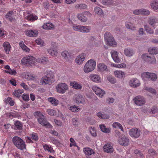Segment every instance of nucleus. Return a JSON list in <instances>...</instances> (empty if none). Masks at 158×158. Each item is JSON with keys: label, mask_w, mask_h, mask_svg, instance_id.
Masks as SVG:
<instances>
[{"label": "nucleus", "mask_w": 158, "mask_h": 158, "mask_svg": "<svg viewBox=\"0 0 158 158\" xmlns=\"http://www.w3.org/2000/svg\"><path fill=\"white\" fill-rule=\"evenodd\" d=\"M55 81V76L53 72L49 71L47 74L44 76L40 81V82L42 85H50Z\"/></svg>", "instance_id": "obj_1"}, {"label": "nucleus", "mask_w": 158, "mask_h": 158, "mask_svg": "<svg viewBox=\"0 0 158 158\" xmlns=\"http://www.w3.org/2000/svg\"><path fill=\"white\" fill-rule=\"evenodd\" d=\"M96 66L95 61L93 59L89 60L85 64L83 69L84 71L88 73L93 71Z\"/></svg>", "instance_id": "obj_2"}, {"label": "nucleus", "mask_w": 158, "mask_h": 158, "mask_svg": "<svg viewBox=\"0 0 158 158\" xmlns=\"http://www.w3.org/2000/svg\"><path fill=\"white\" fill-rule=\"evenodd\" d=\"M21 62L23 65L28 64L31 66L36 65V59L33 56H26L22 59Z\"/></svg>", "instance_id": "obj_3"}, {"label": "nucleus", "mask_w": 158, "mask_h": 158, "mask_svg": "<svg viewBox=\"0 0 158 158\" xmlns=\"http://www.w3.org/2000/svg\"><path fill=\"white\" fill-rule=\"evenodd\" d=\"M13 142L15 145L18 149L23 150L26 148V144L23 140L18 136H15L13 138Z\"/></svg>", "instance_id": "obj_4"}, {"label": "nucleus", "mask_w": 158, "mask_h": 158, "mask_svg": "<svg viewBox=\"0 0 158 158\" xmlns=\"http://www.w3.org/2000/svg\"><path fill=\"white\" fill-rule=\"evenodd\" d=\"M105 40L107 45L115 47L116 45V43L114 39L110 33L106 32L104 35Z\"/></svg>", "instance_id": "obj_5"}, {"label": "nucleus", "mask_w": 158, "mask_h": 158, "mask_svg": "<svg viewBox=\"0 0 158 158\" xmlns=\"http://www.w3.org/2000/svg\"><path fill=\"white\" fill-rule=\"evenodd\" d=\"M141 77L144 80L148 79L152 81H155L157 79V76L153 73L145 72L141 74Z\"/></svg>", "instance_id": "obj_6"}, {"label": "nucleus", "mask_w": 158, "mask_h": 158, "mask_svg": "<svg viewBox=\"0 0 158 158\" xmlns=\"http://www.w3.org/2000/svg\"><path fill=\"white\" fill-rule=\"evenodd\" d=\"M56 89L58 93L64 94L69 89L68 86L66 83H60L56 86Z\"/></svg>", "instance_id": "obj_7"}, {"label": "nucleus", "mask_w": 158, "mask_h": 158, "mask_svg": "<svg viewBox=\"0 0 158 158\" xmlns=\"http://www.w3.org/2000/svg\"><path fill=\"white\" fill-rule=\"evenodd\" d=\"M73 99L75 102L78 104L80 103L84 104L85 103L86 100V99L84 96L78 94L74 95Z\"/></svg>", "instance_id": "obj_8"}, {"label": "nucleus", "mask_w": 158, "mask_h": 158, "mask_svg": "<svg viewBox=\"0 0 158 158\" xmlns=\"http://www.w3.org/2000/svg\"><path fill=\"white\" fill-rule=\"evenodd\" d=\"M133 100L135 104L138 106H143L146 103L145 98L140 96H138L135 97Z\"/></svg>", "instance_id": "obj_9"}, {"label": "nucleus", "mask_w": 158, "mask_h": 158, "mask_svg": "<svg viewBox=\"0 0 158 158\" xmlns=\"http://www.w3.org/2000/svg\"><path fill=\"white\" fill-rule=\"evenodd\" d=\"M140 130L136 128H134L130 129L129 131L130 135L135 138H137L140 135Z\"/></svg>", "instance_id": "obj_10"}, {"label": "nucleus", "mask_w": 158, "mask_h": 158, "mask_svg": "<svg viewBox=\"0 0 158 158\" xmlns=\"http://www.w3.org/2000/svg\"><path fill=\"white\" fill-rule=\"evenodd\" d=\"M142 58L144 61L149 64H155L156 62V60L154 56L151 57L146 54H143L142 56Z\"/></svg>", "instance_id": "obj_11"}, {"label": "nucleus", "mask_w": 158, "mask_h": 158, "mask_svg": "<svg viewBox=\"0 0 158 158\" xmlns=\"http://www.w3.org/2000/svg\"><path fill=\"white\" fill-rule=\"evenodd\" d=\"M92 89L95 93L100 97H102L105 94L104 91L97 86L94 85L93 86Z\"/></svg>", "instance_id": "obj_12"}, {"label": "nucleus", "mask_w": 158, "mask_h": 158, "mask_svg": "<svg viewBox=\"0 0 158 158\" xmlns=\"http://www.w3.org/2000/svg\"><path fill=\"white\" fill-rule=\"evenodd\" d=\"M133 13L135 15H149L150 12L148 10L142 8L133 11Z\"/></svg>", "instance_id": "obj_13"}, {"label": "nucleus", "mask_w": 158, "mask_h": 158, "mask_svg": "<svg viewBox=\"0 0 158 158\" xmlns=\"http://www.w3.org/2000/svg\"><path fill=\"white\" fill-rule=\"evenodd\" d=\"M38 121L41 125L44 126L48 128H51L52 127L51 124L47 122L46 119L44 118V117L39 118H38Z\"/></svg>", "instance_id": "obj_14"}, {"label": "nucleus", "mask_w": 158, "mask_h": 158, "mask_svg": "<svg viewBox=\"0 0 158 158\" xmlns=\"http://www.w3.org/2000/svg\"><path fill=\"white\" fill-rule=\"evenodd\" d=\"M114 75L117 78L122 79L125 77L126 73L123 71L117 70L114 72Z\"/></svg>", "instance_id": "obj_15"}, {"label": "nucleus", "mask_w": 158, "mask_h": 158, "mask_svg": "<svg viewBox=\"0 0 158 158\" xmlns=\"http://www.w3.org/2000/svg\"><path fill=\"white\" fill-rule=\"evenodd\" d=\"M129 84L131 87L134 88L138 87L140 85L139 81L136 78L131 79L129 82Z\"/></svg>", "instance_id": "obj_16"}, {"label": "nucleus", "mask_w": 158, "mask_h": 158, "mask_svg": "<svg viewBox=\"0 0 158 158\" xmlns=\"http://www.w3.org/2000/svg\"><path fill=\"white\" fill-rule=\"evenodd\" d=\"M30 137H26L25 139L26 142L28 143H32L33 141L31 139L35 141L37 140L38 139V136L37 134L35 133H33L30 135Z\"/></svg>", "instance_id": "obj_17"}, {"label": "nucleus", "mask_w": 158, "mask_h": 158, "mask_svg": "<svg viewBox=\"0 0 158 158\" xmlns=\"http://www.w3.org/2000/svg\"><path fill=\"white\" fill-rule=\"evenodd\" d=\"M118 143L123 146H127L129 143V139L125 135H122L119 138L118 140Z\"/></svg>", "instance_id": "obj_18"}, {"label": "nucleus", "mask_w": 158, "mask_h": 158, "mask_svg": "<svg viewBox=\"0 0 158 158\" xmlns=\"http://www.w3.org/2000/svg\"><path fill=\"white\" fill-rule=\"evenodd\" d=\"M111 56L114 61L117 63H119L121 61V60L118 57V52L115 50H112L110 52Z\"/></svg>", "instance_id": "obj_19"}, {"label": "nucleus", "mask_w": 158, "mask_h": 158, "mask_svg": "<svg viewBox=\"0 0 158 158\" xmlns=\"http://www.w3.org/2000/svg\"><path fill=\"white\" fill-rule=\"evenodd\" d=\"M103 150L104 151L106 152L112 153L114 151V148L112 144L109 143H106L103 146Z\"/></svg>", "instance_id": "obj_20"}, {"label": "nucleus", "mask_w": 158, "mask_h": 158, "mask_svg": "<svg viewBox=\"0 0 158 158\" xmlns=\"http://www.w3.org/2000/svg\"><path fill=\"white\" fill-rule=\"evenodd\" d=\"M22 77L23 78L27 80H34L35 79V77L33 76L32 74L29 73H24L22 74Z\"/></svg>", "instance_id": "obj_21"}, {"label": "nucleus", "mask_w": 158, "mask_h": 158, "mask_svg": "<svg viewBox=\"0 0 158 158\" xmlns=\"http://www.w3.org/2000/svg\"><path fill=\"white\" fill-rule=\"evenodd\" d=\"M25 33L26 35L30 37H36L37 36L38 32L37 30H29L26 31Z\"/></svg>", "instance_id": "obj_22"}, {"label": "nucleus", "mask_w": 158, "mask_h": 158, "mask_svg": "<svg viewBox=\"0 0 158 158\" xmlns=\"http://www.w3.org/2000/svg\"><path fill=\"white\" fill-rule=\"evenodd\" d=\"M90 79L92 81L96 83L101 82V78L100 76L97 74H90L89 76Z\"/></svg>", "instance_id": "obj_23"}, {"label": "nucleus", "mask_w": 158, "mask_h": 158, "mask_svg": "<svg viewBox=\"0 0 158 158\" xmlns=\"http://www.w3.org/2000/svg\"><path fill=\"white\" fill-rule=\"evenodd\" d=\"M85 59V55L84 53H81L78 56L76 59L75 62L77 64H81Z\"/></svg>", "instance_id": "obj_24"}, {"label": "nucleus", "mask_w": 158, "mask_h": 158, "mask_svg": "<svg viewBox=\"0 0 158 158\" xmlns=\"http://www.w3.org/2000/svg\"><path fill=\"white\" fill-rule=\"evenodd\" d=\"M97 66L98 71L99 72H102L108 71L107 66L103 63H99L98 64Z\"/></svg>", "instance_id": "obj_25"}, {"label": "nucleus", "mask_w": 158, "mask_h": 158, "mask_svg": "<svg viewBox=\"0 0 158 158\" xmlns=\"http://www.w3.org/2000/svg\"><path fill=\"white\" fill-rule=\"evenodd\" d=\"M70 85L76 89H81L82 88V84L75 81H71Z\"/></svg>", "instance_id": "obj_26"}, {"label": "nucleus", "mask_w": 158, "mask_h": 158, "mask_svg": "<svg viewBox=\"0 0 158 158\" xmlns=\"http://www.w3.org/2000/svg\"><path fill=\"white\" fill-rule=\"evenodd\" d=\"M83 151L85 155L87 156H90L95 153L93 149L88 147L84 148Z\"/></svg>", "instance_id": "obj_27"}, {"label": "nucleus", "mask_w": 158, "mask_h": 158, "mask_svg": "<svg viewBox=\"0 0 158 158\" xmlns=\"http://www.w3.org/2000/svg\"><path fill=\"white\" fill-rule=\"evenodd\" d=\"M3 46L6 53L7 54H9L11 48L10 43L8 42H5L3 43Z\"/></svg>", "instance_id": "obj_28"}, {"label": "nucleus", "mask_w": 158, "mask_h": 158, "mask_svg": "<svg viewBox=\"0 0 158 158\" xmlns=\"http://www.w3.org/2000/svg\"><path fill=\"white\" fill-rule=\"evenodd\" d=\"M61 55L67 61L69 60V59L71 58V53L67 51H63L61 53Z\"/></svg>", "instance_id": "obj_29"}, {"label": "nucleus", "mask_w": 158, "mask_h": 158, "mask_svg": "<svg viewBox=\"0 0 158 158\" xmlns=\"http://www.w3.org/2000/svg\"><path fill=\"white\" fill-rule=\"evenodd\" d=\"M25 18L28 21L33 22L37 20L38 17L35 15L32 14L26 16Z\"/></svg>", "instance_id": "obj_30"}, {"label": "nucleus", "mask_w": 158, "mask_h": 158, "mask_svg": "<svg viewBox=\"0 0 158 158\" xmlns=\"http://www.w3.org/2000/svg\"><path fill=\"white\" fill-rule=\"evenodd\" d=\"M124 53L126 56L130 57L133 55L134 52L131 48H126L124 50Z\"/></svg>", "instance_id": "obj_31"}, {"label": "nucleus", "mask_w": 158, "mask_h": 158, "mask_svg": "<svg viewBox=\"0 0 158 158\" xmlns=\"http://www.w3.org/2000/svg\"><path fill=\"white\" fill-rule=\"evenodd\" d=\"M48 101L53 106H56L59 103V101L53 97L48 98Z\"/></svg>", "instance_id": "obj_32"}, {"label": "nucleus", "mask_w": 158, "mask_h": 158, "mask_svg": "<svg viewBox=\"0 0 158 158\" xmlns=\"http://www.w3.org/2000/svg\"><path fill=\"white\" fill-rule=\"evenodd\" d=\"M48 53L52 56H56L58 54V52L55 48H50L47 50Z\"/></svg>", "instance_id": "obj_33"}, {"label": "nucleus", "mask_w": 158, "mask_h": 158, "mask_svg": "<svg viewBox=\"0 0 158 158\" xmlns=\"http://www.w3.org/2000/svg\"><path fill=\"white\" fill-rule=\"evenodd\" d=\"M36 62L40 63L43 64H46L49 62L48 58L45 57L38 58L36 59Z\"/></svg>", "instance_id": "obj_34"}, {"label": "nucleus", "mask_w": 158, "mask_h": 158, "mask_svg": "<svg viewBox=\"0 0 158 158\" xmlns=\"http://www.w3.org/2000/svg\"><path fill=\"white\" fill-rule=\"evenodd\" d=\"M54 25L52 23H44L42 26V28L44 29L49 30L53 28Z\"/></svg>", "instance_id": "obj_35"}, {"label": "nucleus", "mask_w": 158, "mask_h": 158, "mask_svg": "<svg viewBox=\"0 0 158 158\" xmlns=\"http://www.w3.org/2000/svg\"><path fill=\"white\" fill-rule=\"evenodd\" d=\"M149 23L151 26L155 28V26L158 25V20L156 19H150Z\"/></svg>", "instance_id": "obj_36"}, {"label": "nucleus", "mask_w": 158, "mask_h": 158, "mask_svg": "<svg viewBox=\"0 0 158 158\" xmlns=\"http://www.w3.org/2000/svg\"><path fill=\"white\" fill-rule=\"evenodd\" d=\"M69 109L72 112H78L81 110V108L79 106L76 105L70 106Z\"/></svg>", "instance_id": "obj_37"}, {"label": "nucleus", "mask_w": 158, "mask_h": 158, "mask_svg": "<svg viewBox=\"0 0 158 158\" xmlns=\"http://www.w3.org/2000/svg\"><path fill=\"white\" fill-rule=\"evenodd\" d=\"M151 7L155 11L158 9V1L157 0H154L150 4Z\"/></svg>", "instance_id": "obj_38"}, {"label": "nucleus", "mask_w": 158, "mask_h": 158, "mask_svg": "<svg viewBox=\"0 0 158 158\" xmlns=\"http://www.w3.org/2000/svg\"><path fill=\"white\" fill-rule=\"evenodd\" d=\"M19 45L23 51L26 52H29L30 49L24 44L23 42H20L19 43Z\"/></svg>", "instance_id": "obj_39"}, {"label": "nucleus", "mask_w": 158, "mask_h": 158, "mask_svg": "<svg viewBox=\"0 0 158 158\" xmlns=\"http://www.w3.org/2000/svg\"><path fill=\"white\" fill-rule=\"evenodd\" d=\"M14 128L15 130H20L22 127V125L19 121H17L15 122L14 123Z\"/></svg>", "instance_id": "obj_40"}, {"label": "nucleus", "mask_w": 158, "mask_h": 158, "mask_svg": "<svg viewBox=\"0 0 158 158\" xmlns=\"http://www.w3.org/2000/svg\"><path fill=\"white\" fill-rule=\"evenodd\" d=\"M149 52L152 54H156L158 53V48L156 47H150L148 50Z\"/></svg>", "instance_id": "obj_41"}, {"label": "nucleus", "mask_w": 158, "mask_h": 158, "mask_svg": "<svg viewBox=\"0 0 158 158\" xmlns=\"http://www.w3.org/2000/svg\"><path fill=\"white\" fill-rule=\"evenodd\" d=\"M7 115L11 119H12L14 118L18 117L19 116V115L18 113L15 111L8 113H7Z\"/></svg>", "instance_id": "obj_42"}, {"label": "nucleus", "mask_w": 158, "mask_h": 158, "mask_svg": "<svg viewBox=\"0 0 158 158\" xmlns=\"http://www.w3.org/2000/svg\"><path fill=\"white\" fill-rule=\"evenodd\" d=\"M23 92L22 89H19L15 90L13 93V95L16 97H19L21 94Z\"/></svg>", "instance_id": "obj_43"}, {"label": "nucleus", "mask_w": 158, "mask_h": 158, "mask_svg": "<svg viewBox=\"0 0 158 158\" xmlns=\"http://www.w3.org/2000/svg\"><path fill=\"white\" fill-rule=\"evenodd\" d=\"M100 128L102 131L104 133H109L110 132V129L106 128L104 124L100 125Z\"/></svg>", "instance_id": "obj_44"}, {"label": "nucleus", "mask_w": 158, "mask_h": 158, "mask_svg": "<svg viewBox=\"0 0 158 158\" xmlns=\"http://www.w3.org/2000/svg\"><path fill=\"white\" fill-rule=\"evenodd\" d=\"M81 32H88L91 30L90 27L81 26Z\"/></svg>", "instance_id": "obj_45"}, {"label": "nucleus", "mask_w": 158, "mask_h": 158, "mask_svg": "<svg viewBox=\"0 0 158 158\" xmlns=\"http://www.w3.org/2000/svg\"><path fill=\"white\" fill-rule=\"evenodd\" d=\"M77 17L78 19L81 22H84L86 21L87 18L86 17L84 16V14H79L77 15Z\"/></svg>", "instance_id": "obj_46"}, {"label": "nucleus", "mask_w": 158, "mask_h": 158, "mask_svg": "<svg viewBox=\"0 0 158 158\" xmlns=\"http://www.w3.org/2000/svg\"><path fill=\"white\" fill-rule=\"evenodd\" d=\"M97 116L102 119H107L109 118V116L105 114H102L100 112H98L97 114Z\"/></svg>", "instance_id": "obj_47"}, {"label": "nucleus", "mask_w": 158, "mask_h": 158, "mask_svg": "<svg viewBox=\"0 0 158 158\" xmlns=\"http://www.w3.org/2000/svg\"><path fill=\"white\" fill-rule=\"evenodd\" d=\"M94 10L95 13L99 15H101L103 14L102 9L99 7H95Z\"/></svg>", "instance_id": "obj_48"}, {"label": "nucleus", "mask_w": 158, "mask_h": 158, "mask_svg": "<svg viewBox=\"0 0 158 158\" xmlns=\"http://www.w3.org/2000/svg\"><path fill=\"white\" fill-rule=\"evenodd\" d=\"M5 102L7 104H9L10 106H13L14 105L15 102L10 97H8L5 100Z\"/></svg>", "instance_id": "obj_49"}, {"label": "nucleus", "mask_w": 158, "mask_h": 158, "mask_svg": "<svg viewBox=\"0 0 158 158\" xmlns=\"http://www.w3.org/2000/svg\"><path fill=\"white\" fill-rule=\"evenodd\" d=\"M112 126L115 128H119L122 131H123V127L122 125L119 123L118 122L114 123L112 125Z\"/></svg>", "instance_id": "obj_50"}, {"label": "nucleus", "mask_w": 158, "mask_h": 158, "mask_svg": "<svg viewBox=\"0 0 158 158\" xmlns=\"http://www.w3.org/2000/svg\"><path fill=\"white\" fill-rule=\"evenodd\" d=\"M43 147L45 150H47L51 153L53 152H54L52 148L50 145L45 144L44 146Z\"/></svg>", "instance_id": "obj_51"}, {"label": "nucleus", "mask_w": 158, "mask_h": 158, "mask_svg": "<svg viewBox=\"0 0 158 158\" xmlns=\"http://www.w3.org/2000/svg\"><path fill=\"white\" fill-rule=\"evenodd\" d=\"M126 26L127 28L131 30H134L135 29V27L134 25L130 22H127L126 23Z\"/></svg>", "instance_id": "obj_52"}, {"label": "nucleus", "mask_w": 158, "mask_h": 158, "mask_svg": "<svg viewBox=\"0 0 158 158\" xmlns=\"http://www.w3.org/2000/svg\"><path fill=\"white\" fill-rule=\"evenodd\" d=\"M76 8L79 9H84L86 8L87 6L86 5L83 4H80L76 6Z\"/></svg>", "instance_id": "obj_53"}, {"label": "nucleus", "mask_w": 158, "mask_h": 158, "mask_svg": "<svg viewBox=\"0 0 158 158\" xmlns=\"http://www.w3.org/2000/svg\"><path fill=\"white\" fill-rule=\"evenodd\" d=\"M81 26L77 24H73V29L75 31L81 32Z\"/></svg>", "instance_id": "obj_54"}, {"label": "nucleus", "mask_w": 158, "mask_h": 158, "mask_svg": "<svg viewBox=\"0 0 158 158\" xmlns=\"http://www.w3.org/2000/svg\"><path fill=\"white\" fill-rule=\"evenodd\" d=\"M89 131L93 136L96 137L97 136L96 131L94 128H93L92 127L90 128Z\"/></svg>", "instance_id": "obj_55"}, {"label": "nucleus", "mask_w": 158, "mask_h": 158, "mask_svg": "<svg viewBox=\"0 0 158 158\" xmlns=\"http://www.w3.org/2000/svg\"><path fill=\"white\" fill-rule=\"evenodd\" d=\"M144 28L147 32L151 34L153 33V29H151L148 26L145 25Z\"/></svg>", "instance_id": "obj_56"}, {"label": "nucleus", "mask_w": 158, "mask_h": 158, "mask_svg": "<svg viewBox=\"0 0 158 158\" xmlns=\"http://www.w3.org/2000/svg\"><path fill=\"white\" fill-rule=\"evenodd\" d=\"M107 79L112 84H114L116 82V79L112 76H109L108 77Z\"/></svg>", "instance_id": "obj_57"}, {"label": "nucleus", "mask_w": 158, "mask_h": 158, "mask_svg": "<svg viewBox=\"0 0 158 158\" xmlns=\"http://www.w3.org/2000/svg\"><path fill=\"white\" fill-rule=\"evenodd\" d=\"M5 72L9 73L11 75H16L17 74V72L16 70L15 69H10V70H5Z\"/></svg>", "instance_id": "obj_58"}, {"label": "nucleus", "mask_w": 158, "mask_h": 158, "mask_svg": "<svg viewBox=\"0 0 158 158\" xmlns=\"http://www.w3.org/2000/svg\"><path fill=\"white\" fill-rule=\"evenodd\" d=\"M47 112L48 114L50 115L53 116L56 114V111L52 109H48Z\"/></svg>", "instance_id": "obj_59"}, {"label": "nucleus", "mask_w": 158, "mask_h": 158, "mask_svg": "<svg viewBox=\"0 0 158 158\" xmlns=\"http://www.w3.org/2000/svg\"><path fill=\"white\" fill-rule=\"evenodd\" d=\"M113 0H102V3L104 5H109L112 4Z\"/></svg>", "instance_id": "obj_60"}, {"label": "nucleus", "mask_w": 158, "mask_h": 158, "mask_svg": "<svg viewBox=\"0 0 158 158\" xmlns=\"http://www.w3.org/2000/svg\"><path fill=\"white\" fill-rule=\"evenodd\" d=\"M158 111V109L157 107L155 106H153L151 108V111H149L150 114H155L157 113Z\"/></svg>", "instance_id": "obj_61"}, {"label": "nucleus", "mask_w": 158, "mask_h": 158, "mask_svg": "<svg viewBox=\"0 0 158 158\" xmlns=\"http://www.w3.org/2000/svg\"><path fill=\"white\" fill-rule=\"evenodd\" d=\"M144 89L152 94H155L156 93V90L152 88H149L147 87H145Z\"/></svg>", "instance_id": "obj_62"}, {"label": "nucleus", "mask_w": 158, "mask_h": 158, "mask_svg": "<svg viewBox=\"0 0 158 158\" xmlns=\"http://www.w3.org/2000/svg\"><path fill=\"white\" fill-rule=\"evenodd\" d=\"M13 14V12L12 11H9L6 15V18L9 19L10 20H11L12 19V16Z\"/></svg>", "instance_id": "obj_63"}, {"label": "nucleus", "mask_w": 158, "mask_h": 158, "mask_svg": "<svg viewBox=\"0 0 158 158\" xmlns=\"http://www.w3.org/2000/svg\"><path fill=\"white\" fill-rule=\"evenodd\" d=\"M36 43L39 45L43 46L44 44V42L43 40L40 39H37L35 40Z\"/></svg>", "instance_id": "obj_64"}]
</instances>
